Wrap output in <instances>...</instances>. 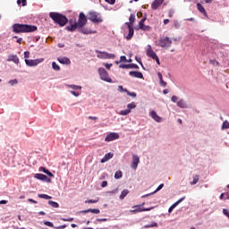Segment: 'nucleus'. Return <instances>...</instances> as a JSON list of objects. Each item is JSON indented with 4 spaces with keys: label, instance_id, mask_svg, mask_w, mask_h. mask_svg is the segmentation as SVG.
Here are the masks:
<instances>
[{
    "label": "nucleus",
    "instance_id": "nucleus-1",
    "mask_svg": "<svg viewBox=\"0 0 229 229\" xmlns=\"http://www.w3.org/2000/svg\"><path fill=\"white\" fill-rule=\"evenodd\" d=\"M13 31L14 33H32L33 31H37V26L15 23L13 25Z\"/></svg>",
    "mask_w": 229,
    "mask_h": 229
},
{
    "label": "nucleus",
    "instance_id": "nucleus-2",
    "mask_svg": "<svg viewBox=\"0 0 229 229\" xmlns=\"http://www.w3.org/2000/svg\"><path fill=\"white\" fill-rule=\"evenodd\" d=\"M49 17L55 24H58L61 27L65 26V24L69 22L67 17L60 13L51 12L49 13Z\"/></svg>",
    "mask_w": 229,
    "mask_h": 229
},
{
    "label": "nucleus",
    "instance_id": "nucleus-3",
    "mask_svg": "<svg viewBox=\"0 0 229 229\" xmlns=\"http://www.w3.org/2000/svg\"><path fill=\"white\" fill-rule=\"evenodd\" d=\"M88 19L89 21H91L93 24H101V22H103V18L101 17V14L94 11H91L88 13Z\"/></svg>",
    "mask_w": 229,
    "mask_h": 229
},
{
    "label": "nucleus",
    "instance_id": "nucleus-4",
    "mask_svg": "<svg viewBox=\"0 0 229 229\" xmlns=\"http://www.w3.org/2000/svg\"><path fill=\"white\" fill-rule=\"evenodd\" d=\"M173 103H175L179 108H191V106L185 100H183V98H180L176 96L173 97Z\"/></svg>",
    "mask_w": 229,
    "mask_h": 229
},
{
    "label": "nucleus",
    "instance_id": "nucleus-5",
    "mask_svg": "<svg viewBox=\"0 0 229 229\" xmlns=\"http://www.w3.org/2000/svg\"><path fill=\"white\" fill-rule=\"evenodd\" d=\"M98 73L100 76V80H102L103 81H106L107 83H112V78H110V75H108V72H106L105 68H98Z\"/></svg>",
    "mask_w": 229,
    "mask_h": 229
},
{
    "label": "nucleus",
    "instance_id": "nucleus-6",
    "mask_svg": "<svg viewBox=\"0 0 229 229\" xmlns=\"http://www.w3.org/2000/svg\"><path fill=\"white\" fill-rule=\"evenodd\" d=\"M96 53L98 54V58H100L101 60H114V58H115V55L114 54H109L107 52H101L99 50H96Z\"/></svg>",
    "mask_w": 229,
    "mask_h": 229
},
{
    "label": "nucleus",
    "instance_id": "nucleus-7",
    "mask_svg": "<svg viewBox=\"0 0 229 229\" xmlns=\"http://www.w3.org/2000/svg\"><path fill=\"white\" fill-rule=\"evenodd\" d=\"M144 205L145 203L133 206L132 207L133 209L130 210L131 214H137L139 212H149V210H152L153 208H143L142 207H144Z\"/></svg>",
    "mask_w": 229,
    "mask_h": 229
},
{
    "label": "nucleus",
    "instance_id": "nucleus-8",
    "mask_svg": "<svg viewBox=\"0 0 229 229\" xmlns=\"http://www.w3.org/2000/svg\"><path fill=\"white\" fill-rule=\"evenodd\" d=\"M171 38L169 37H164L158 39L157 46H160V47H171Z\"/></svg>",
    "mask_w": 229,
    "mask_h": 229
},
{
    "label": "nucleus",
    "instance_id": "nucleus-9",
    "mask_svg": "<svg viewBox=\"0 0 229 229\" xmlns=\"http://www.w3.org/2000/svg\"><path fill=\"white\" fill-rule=\"evenodd\" d=\"M87 22H88V20H87V16H85V13H80L78 21H76L77 26H79V28H83L85 27Z\"/></svg>",
    "mask_w": 229,
    "mask_h": 229
},
{
    "label": "nucleus",
    "instance_id": "nucleus-10",
    "mask_svg": "<svg viewBox=\"0 0 229 229\" xmlns=\"http://www.w3.org/2000/svg\"><path fill=\"white\" fill-rule=\"evenodd\" d=\"M44 62V59H25V64L29 67H36V65H38V64H42Z\"/></svg>",
    "mask_w": 229,
    "mask_h": 229
},
{
    "label": "nucleus",
    "instance_id": "nucleus-11",
    "mask_svg": "<svg viewBox=\"0 0 229 229\" xmlns=\"http://www.w3.org/2000/svg\"><path fill=\"white\" fill-rule=\"evenodd\" d=\"M119 137H120L119 133H117V132H110L105 138V141L106 142H112L113 140H117V139H119Z\"/></svg>",
    "mask_w": 229,
    "mask_h": 229
},
{
    "label": "nucleus",
    "instance_id": "nucleus-12",
    "mask_svg": "<svg viewBox=\"0 0 229 229\" xmlns=\"http://www.w3.org/2000/svg\"><path fill=\"white\" fill-rule=\"evenodd\" d=\"M140 162V158L139 157V156L133 154L132 155V161L131 163V169H137V167H139V163Z\"/></svg>",
    "mask_w": 229,
    "mask_h": 229
},
{
    "label": "nucleus",
    "instance_id": "nucleus-13",
    "mask_svg": "<svg viewBox=\"0 0 229 229\" xmlns=\"http://www.w3.org/2000/svg\"><path fill=\"white\" fill-rule=\"evenodd\" d=\"M79 33H82V35H94L98 33V31L87 29L85 27H79Z\"/></svg>",
    "mask_w": 229,
    "mask_h": 229
},
{
    "label": "nucleus",
    "instance_id": "nucleus-14",
    "mask_svg": "<svg viewBox=\"0 0 229 229\" xmlns=\"http://www.w3.org/2000/svg\"><path fill=\"white\" fill-rule=\"evenodd\" d=\"M65 30H67V31H76L77 30H80L79 25L76 23V21H70V25L65 27Z\"/></svg>",
    "mask_w": 229,
    "mask_h": 229
},
{
    "label": "nucleus",
    "instance_id": "nucleus-15",
    "mask_svg": "<svg viewBox=\"0 0 229 229\" xmlns=\"http://www.w3.org/2000/svg\"><path fill=\"white\" fill-rule=\"evenodd\" d=\"M34 178H37V180H41V182H47V183L51 182V179L43 174H36Z\"/></svg>",
    "mask_w": 229,
    "mask_h": 229
},
{
    "label": "nucleus",
    "instance_id": "nucleus-16",
    "mask_svg": "<svg viewBox=\"0 0 229 229\" xmlns=\"http://www.w3.org/2000/svg\"><path fill=\"white\" fill-rule=\"evenodd\" d=\"M147 55L149 58H152V60H155V58H157L158 55H157V53H155V51H153V49L151 48V46H148V49H147Z\"/></svg>",
    "mask_w": 229,
    "mask_h": 229
},
{
    "label": "nucleus",
    "instance_id": "nucleus-17",
    "mask_svg": "<svg viewBox=\"0 0 229 229\" xmlns=\"http://www.w3.org/2000/svg\"><path fill=\"white\" fill-rule=\"evenodd\" d=\"M150 117L156 121V123H162V117L157 114V112L151 111L149 114Z\"/></svg>",
    "mask_w": 229,
    "mask_h": 229
},
{
    "label": "nucleus",
    "instance_id": "nucleus-18",
    "mask_svg": "<svg viewBox=\"0 0 229 229\" xmlns=\"http://www.w3.org/2000/svg\"><path fill=\"white\" fill-rule=\"evenodd\" d=\"M162 3H164V0H154L151 4L152 10H158V7L162 5Z\"/></svg>",
    "mask_w": 229,
    "mask_h": 229
},
{
    "label": "nucleus",
    "instance_id": "nucleus-19",
    "mask_svg": "<svg viewBox=\"0 0 229 229\" xmlns=\"http://www.w3.org/2000/svg\"><path fill=\"white\" fill-rule=\"evenodd\" d=\"M7 62H13V64L19 65V57L17 56V55H11L8 56Z\"/></svg>",
    "mask_w": 229,
    "mask_h": 229
},
{
    "label": "nucleus",
    "instance_id": "nucleus-20",
    "mask_svg": "<svg viewBox=\"0 0 229 229\" xmlns=\"http://www.w3.org/2000/svg\"><path fill=\"white\" fill-rule=\"evenodd\" d=\"M129 74L132 78H139L140 80H142V78H144V75L140 72H130Z\"/></svg>",
    "mask_w": 229,
    "mask_h": 229
},
{
    "label": "nucleus",
    "instance_id": "nucleus-21",
    "mask_svg": "<svg viewBox=\"0 0 229 229\" xmlns=\"http://www.w3.org/2000/svg\"><path fill=\"white\" fill-rule=\"evenodd\" d=\"M58 62L64 65H70L71 59H69V57H60L58 58Z\"/></svg>",
    "mask_w": 229,
    "mask_h": 229
},
{
    "label": "nucleus",
    "instance_id": "nucleus-22",
    "mask_svg": "<svg viewBox=\"0 0 229 229\" xmlns=\"http://www.w3.org/2000/svg\"><path fill=\"white\" fill-rule=\"evenodd\" d=\"M89 212H91V214H99V209H96V208H89V209H85L80 212V214H89Z\"/></svg>",
    "mask_w": 229,
    "mask_h": 229
},
{
    "label": "nucleus",
    "instance_id": "nucleus-23",
    "mask_svg": "<svg viewBox=\"0 0 229 229\" xmlns=\"http://www.w3.org/2000/svg\"><path fill=\"white\" fill-rule=\"evenodd\" d=\"M110 158H114L113 153H107L105 155V157L101 159V164H105V162H108Z\"/></svg>",
    "mask_w": 229,
    "mask_h": 229
},
{
    "label": "nucleus",
    "instance_id": "nucleus-24",
    "mask_svg": "<svg viewBox=\"0 0 229 229\" xmlns=\"http://www.w3.org/2000/svg\"><path fill=\"white\" fill-rule=\"evenodd\" d=\"M157 78L159 80V84L161 87H165L167 83L164 81V78L162 77V73L160 72H157Z\"/></svg>",
    "mask_w": 229,
    "mask_h": 229
},
{
    "label": "nucleus",
    "instance_id": "nucleus-25",
    "mask_svg": "<svg viewBox=\"0 0 229 229\" xmlns=\"http://www.w3.org/2000/svg\"><path fill=\"white\" fill-rule=\"evenodd\" d=\"M135 33V30H133V28L129 29V33L126 37L127 40H131V38H133V34Z\"/></svg>",
    "mask_w": 229,
    "mask_h": 229
},
{
    "label": "nucleus",
    "instance_id": "nucleus-26",
    "mask_svg": "<svg viewBox=\"0 0 229 229\" xmlns=\"http://www.w3.org/2000/svg\"><path fill=\"white\" fill-rule=\"evenodd\" d=\"M128 194H130V191L129 190H123L122 191V193L120 194V199H124Z\"/></svg>",
    "mask_w": 229,
    "mask_h": 229
},
{
    "label": "nucleus",
    "instance_id": "nucleus-27",
    "mask_svg": "<svg viewBox=\"0 0 229 229\" xmlns=\"http://www.w3.org/2000/svg\"><path fill=\"white\" fill-rule=\"evenodd\" d=\"M40 170L45 173V174H47V176H50V178H53L55 176L53 173H51L49 170L46 169V167H41Z\"/></svg>",
    "mask_w": 229,
    "mask_h": 229
},
{
    "label": "nucleus",
    "instance_id": "nucleus-28",
    "mask_svg": "<svg viewBox=\"0 0 229 229\" xmlns=\"http://www.w3.org/2000/svg\"><path fill=\"white\" fill-rule=\"evenodd\" d=\"M48 205H50V207H52L53 208H58V207H60V204H58V202H55L53 200H48Z\"/></svg>",
    "mask_w": 229,
    "mask_h": 229
},
{
    "label": "nucleus",
    "instance_id": "nucleus-29",
    "mask_svg": "<svg viewBox=\"0 0 229 229\" xmlns=\"http://www.w3.org/2000/svg\"><path fill=\"white\" fill-rule=\"evenodd\" d=\"M120 178H123V172L121 170L116 171L114 174L115 180H119Z\"/></svg>",
    "mask_w": 229,
    "mask_h": 229
},
{
    "label": "nucleus",
    "instance_id": "nucleus-30",
    "mask_svg": "<svg viewBox=\"0 0 229 229\" xmlns=\"http://www.w3.org/2000/svg\"><path fill=\"white\" fill-rule=\"evenodd\" d=\"M198 182H199V175H194L193 176V181L191 182V185H196V183H198Z\"/></svg>",
    "mask_w": 229,
    "mask_h": 229
},
{
    "label": "nucleus",
    "instance_id": "nucleus-31",
    "mask_svg": "<svg viewBox=\"0 0 229 229\" xmlns=\"http://www.w3.org/2000/svg\"><path fill=\"white\" fill-rule=\"evenodd\" d=\"M197 8H198L199 12H200V13H207L205 11V7H203V5H201V4H197Z\"/></svg>",
    "mask_w": 229,
    "mask_h": 229
},
{
    "label": "nucleus",
    "instance_id": "nucleus-32",
    "mask_svg": "<svg viewBox=\"0 0 229 229\" xmlns=\"http://www.w3.org/2000/svg\"><path fill=\"white\" fill-rule=\"evenodd\" d=\"M38 198H41L42 199H51L53 197L47 194H38Z\"/></svg>",
    "mask_w": 229,
    "mask_h": 229
},
{
    "label": "nucleus",
    "instance_id": "nucleus-33",
    "mask_svg": "<svg viewBox=\"0 0 229 229\" xmlns=\"http://www.w3.org/2000/svg\"><path fill=\"white\" fill-rule=\"evenodd\" d=\"M229 129V122L228 121H224L221 130H228Z\"/></svg>",
    "mask_w": 229,
    "mask_h": 229
},
{
    "label": "nucleus",
    "instance_id": "nucleus-34",
    "mask_svg": "<svg viewBox=\"0 0 229 229\" xmlns=\"http://www.w3.org/2000/svg\"><path fill=\"white\" fill-rule=\"evenodd\" d=\"M131 110H130V109H125V110L120 111L119 114H120V115H128V114H131Z\"/></svg>",
    "mask_w": 229,
    "mask_h": 229
},
{
    "label": "nucleus",
    "instance_id": "nucleus-35",
    "mask_svg": "<svg viewBox=\"0 0 229 229\" xmlns=\"http://www.w3.org/2000/svg\"><path fill=\"white\" fill-rule=\"evenodd\" d=\"M183 199H185V197L181 198L179 200H177L176 202H174L173 204V208H176V207H178L179 203H182V201H183Z\"/></svg>",
    "mask_w": 229,
    "mask_h": 229
},
{
    "label": "nucleus",
    "instance_id": "nucleus-36",
    "mask_svg": "<svg viewBox=\"0 0 229 229\" xmlns=\"http://www.w3.org/2000/svg\"><path fill=\"white\" fill-rule=\"evenodd\" d=\"M44 225H45V226H49L50 228H55V225L53 224V222L45 221Z\"/></svg>",
    "mask_w": 229,
    "mask_h": 229
},
{
    "label": "nucleus",
    "instance_id": "nucleus-37",
    "mask_svg": "<svg viewBox=\"0 0 229 229\" xmlns=\"http://www.w3.org/2000/svg\"><path fill=\"white\" fill-rule=\"evenodd\" d=\"M157 226H158V224H157V222H154V223H152V225H145V228H155Z\"/></svg>",
    "mask_w": 229,
    "mask_h": 229
},
{
    "label": "nucleus",
    "instance_id": "nucleus-38",
    "mask_svg": "<svg viewBox=\"0 0 229 229\" xmlns=\"http://www.w3.org/2000/svg\"><path fill=\"white\" fill-rule=\"evenodd\" d=\"M52 68L54 69V71H60V66L55 62L52 63Z\"/></svg>",
    "mask_w": 229,
    "mask_h": 229
},
{
    "label": "nucleus",
    "instance_id": "nucleus-39",
    "mask_svg": "<svg viewBox=\"0 0 229 229\" xmlns=\"http://www.w3.org/2000/svg\"><path fill=\"white\" fill-rule=\"evenodd\" d=\"M144 22H146V18H142L139 22V28L141 30V28L144 26Z\"/></svg>",
    "mask_w": 229,
    "mask_h": 229
},
{
    "label": "nucleus",
    "instance_id": "nucleus-40",
    "mask_svg": "<svg viewBox=\"0 0 229 229\" xmlns=\"http://www.w3.org/2000/svg\"><path fill=\"white\" fill-rule=\"evenodd\" d=\"M136 107H137V105H135L133 102L127 105L128 110H131V109L136 108Z\"/></svg>",
    "mask_w": 229,
    "mask_h": 229
},
{
    "label": "nucleus",
    "instance_id": "nucleus-41",
    "mask_svg": "<svg viewBox=\"0 0 229 229\" xmlns=\"http://www.w3.org/2000/svg\"><path fill=\"white\" fill-rule=\"evenodd\" d=\"M140 30H142V31H149L151 27H149V25H144Z\"/></svg>",
    "mask_w": 229,
    "mask_h": 229
},
{
    "label": "nucleus",
    "instance_id": "nucleus-42",
    "mask_svg": "<svg viewBox=\"0 0 229 229\" xmlns=\"http://www.w3.org/2000/svg\"><path fill=\"white\" fill-rule=\"evenodd\" d=\"M129 22H131V24H133V22H135V16L133 14L130 15Z\"/></svg>",
    "mask_w": 229,
    "mask_h": 229
},
{
    "label": "nucleus",
    "instance_id": "nucleus-43",
    "mask_svg": "<svg viewBox=\"0 0 229 229\" xmlns=\"http://www.w3.org/2000/svg\"><path fill=\"white\" fill-rule=\"evenodd\" d=\"M17 83H18L17 79L9 81V85L13 86V85H17Z\"/></svg>",
    "mask_w": 229,
    "mask_h": 229
},
{
    "label": "nucleus",
    "instance_id": "nucleus-44",
    "mask_svg": "<svg viewBox=\"0 0 229 229\" xmlns=\"http://www.w3.org/2000/svg\"><path fill=\"white\" fill-rule=\"evenodd\" d=\"M119 68L120 69H130V64H120Z\"/></svg>",
    "mask_w": 229,
    "mask_h": 229
},
{
    "label": "nucleus",
    "instance_id": "nucleus-45",
    "mask_svg": "<svg viewBox=\"0 0 229 229\" xmlns=\"http://www.w3.org/2000/svg\"><path fill=\"white\" fill-rule=\"evenodd\" d=\"M129 69H139V65L135 64H129Z\"/></svg>",
    "mask_w": 229,
    "mask_h": 229
},
{
    "label": "nucleus",
    "instance_id": "nucleus-46",
    "mask_svg": "<svg viewBox=\"0 0 229 229\" xmlns=\"http://www.w3.org/2000/svg\"><path fill=\"white\" fill-rule=\"evenodd\" d=\"M62 221H64V222H68V223H71L72 221H74V218L72 217H70V218H61Z\"/></svg>",
    "mask_w": 229,
    "mask_h": 229
},
{
    "label": "nucleus",
    "instance_id": "nucleus-47",
    "mask_svg": "<svg viewBox=\"0 0 229 229\" xmlns=\"http://www.w3.org/2000/svg\"><path fill=\"white\" fill-rule=\"evenodd\" d=\"M98 201H99V199H88V200H85V203H98Z\"/></svg>",
    "mask_w": 229,
    "mask_h": 229
},
{
    "label": "nucleus",
    "instance_id": "nucleus-48",
    "mask_svg": "<svg viewBox=\"0 0 229 229\" xmlns=\"http://www.w3.org/2000/svg\"><path fill=\"white\" fill-rule=\"evenodd\" d=\"M55 229H65L67 228V225H59V226H55Z\"/></svg>",
    "mask_w": 229,
    "mask_h": 229
},
{
    "label": "nucleus",
    "instance_id": "nucleus-49",
    "mask_svg": "<svg viewBox=\"0 0 229 229\" xmlns=\"http://www.w3.org/2000/svg\"><path fill=\"white\" fill-rule=\"evenodd\" d=\"M163 188H164V184H160L152 194H155V192H158V191H161Z\"/></svg>",
    "mask_w": 229,
    "mask_h": 229
},
{
    "label": "nucleus",
    "instance_id": "nucleus-50",
    "mask_svg": "<svg viewBox=\"0 0 229 229\" xmlns=\"http://www.w3.org/2000/svg\"><path fill=\"white\" fill-rule=\"evenodd\" d=\"M125 24L127 25L128 30H130L131 28H133V23H131V21H127L125 22Z\"/></svg>",
    "mask_w": 229,
    "mask_h": 229
},
{
    "label": "nucleus",
    "instance_id": "nucleus-51",
    "mask_svg": "<svg viewBox=\"0 0 229 229\" xmlns=\"http://www.w3.org/2000/svg\"><path fill=\"white\" fill-rule=\"evenodd\" d=\"M127 96H131V98H137V93L129 91Z\"/></svg>",
    "mask_w": 229,
    "mask_h": 229
},
{
    "label": "nucleus",
    "instance_id": "nucleus-52",
    "mask_svg": "<svg viewBox=\"0 0 229 229\" xmlns=\"http://www.w3.org/2000/svg\"><path fill=\"white\" fill-rule=\"evenodd\" d=\"M112 64H104V66L106 67V69H108V71H110V67H112Z\"/></svg>",
    "mask_w": 229,
    "mask_h": 229
},
{
    "label": "nucleus",
    "instance_id": "nucleus-53",
    "mask_svg": "<svg viewBox=\"0 0 229 229\" xmlns=\"http://www.w3.org/2000/svg\"><path fill=\"white\" fill-rule=\"evenodd\" d=\"M108 4H115V0H105Z\"/></svg>",
    "mask_w": 229,
    "mask_h": 229
},
{
    "label": "nucleus",
    "instance_id": "nucleus-54",
    "mask_svg": "<svg viewBox=\"0 0 229 229\" xmlns=\"http://www.w3.org/2000/svg\"><path fill=\"white\" fill-rule=\"evenodd\" d=\"M108 186V182L106 181H104L101 184V187L105 188V187H107Z\"/></svg>",
    "mask_w": 229,
    "mask_h": 229
},
{
    "label": "nucleus",
    "instance_id": "nucleus-55",
    "mask_svg": "<svg viewBox=\"0 0 229 229\" xmlns=\"http://www.w3.org/2000/svg\"><path fill=\"white\" fill-rule=\"evenodd\" d=\"M72 89H73V90H78V89H81V86L72 85Z\"/></svg>",
    "mask_w": 229,
    "mask_h": 229
},
{
    "label": "nucleus",
    "instance_id": "nucleus-56",
    "mask_svg": "<svg viewBox=\"0 0 229 229\" xmlns=\"http://www.w3.org/2000/svg\"><path fill=\"white\" fill-rule=\"evenodd\" d=\"M135 60L138 62V64H140L142 65V60L140 59V57L136 56Z\"/></svg>",
    "mask_w": 229,
    "mask_h": 229
},
{
    "label": "nucleus",
    "instance_id": "nucleus-57",
    "mask_svg": "<svg viewBox=\"0 0 229 229\" xmlns=\"http://www.w3.org/2000/svg\"><path fill=\"white\" fill-rule=\"evenodd\" d=\"M24 58H30V51L24 52Z\"/></svg>",
    "mask_w": 229,
    "mask_h": 229
},
{
    "label": "nucleus",
    "instance_id": "nucleus-58",
    "mask_svg": "<svg viewBox=\"0 0 229 229\" xmlns=\"http://www.w3.org/2000/svg\"><path fill=\"white\" fill-rule=\"evenodd\" d=\"M120 62H127L126 57L124 55H122L120 57Z\"/></svg>",
    "mask_w": 229,
    "mask_h": 229
},
{
    "label": "nucleus",
    "instance_id": "nucleus-59",
    "mask_svg": "<svg viewBox=\"0 0 229 229\" xmlns=\"http://www.w3.org/2000/svg\"><path fill=\"white\" fill-rule=\"evenodd\" d=\"M29 203H34V204H37V200L33 199H28Z\"/></svg>",
    "mask_w": 229,
    "mask_h": 229
},
{
    "label": "nucleus",
    "instance_id": "nucleus-60",
    "mask_svg": "<svg viewBox=\"0 0 229 229\" xmlns=\"http://www.w3.org/2000/svg\"><path fill=\"white\" fill-rule=\"evenodd\" d=\"M97 221L98 223H102V222L107 221V219L106 218H98V219H97Z\"/></svg>",
    "mask_w": 229,
    "mask_h": 229
},
{
    "label": "nucleus",
    "instance_id": "nucleus-61",
    "mask_svg": "<svg viewBox=\"0 0 229 229\" xmlns=\"http://www.w3.org/2000/svg\"><path fill=\"white\" fill-rule=\"evenodd\" d=\"M71 94H72V96H75V98H78V96H80V93H77L76 91H71Z\"/></svg>",
    "mask_w": 229,
    "mask_h": 229
},
{
    "label": "nucleus",
    "instance_id": "nucleus-62",
    "mask_svg": "<svg viewBox=\"0 0 229 229\" xmlns=\"http://www.w3.org/2000/svg\"><path fill=\"white\" fill-rule=\"evenodd\" d=\"M89 119H90L91 121H98V117L96 116H89Z\"/></svg>",
    "mask_w": 229,
    "mask_h": 229
},
{
    "label": "nucleus",
    "instance_id": "nucleus-63",
    "mask_svg": "<svg viewBox=\"0 0 229 229\" xmlns=\"http://www.w3.org/2000/svg\"><path fill=\"white\" fill-rule=\"evenodd\" d=\"M22 6H26L28 4V2L26 0H21Z\"/></svg>",
    "mask_w": 229,
    "mask_h": 229
},
{
    "label": "nucleus",
    "instance_id": "nucleus-64",
    "mask_svg": "<svg viewBox=\"0 0 229 229\" xmlns=\"http://www.w3.org/2000/svg\"><path fill=\"white\" fill-rule=\"evenodd\" d=\"M168 22H170L169 19L164 20V24H165V25L167 24Z\"/></svg>",
    "mask_w": 229,
    "mask_h": 229
}]
</instances>
